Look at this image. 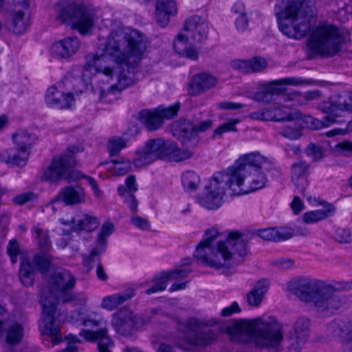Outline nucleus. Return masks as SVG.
<instances>
[{"instance_id": "f257e3e1", "label": "nucleus", "mask_w": 352, "mask_h": 352, "mask_svg": "<svg viewBox=\"0 0 352 352\" xmlns=\"http://www.w3.org/2000/svg\"><path fill=\"white\" fill-rule=\"evenodd\" d=\"M147 47L146 36L130 28H120L111 32L102 53H89L86 57L85 70L94 69L113 80L107 88L100 89V100L110 102L116 95L136 82L135 68L142 58Z\"/></svg>"}, {"instance_id": "f03ea898", "label": "nucleus", "mask_w": 352, "mask_h": 352, "mask_svg": "<svg viewBox=\"0 0 352 352\" xmlns=\"http://www.w3.org/2000/svg\"><path fill=\"white\" fill-rule=\"evenodd\" d=\"M76 279L69 271L60 267H53L49 272L46 285L41 291L43 313L39 327L43 333L48 335L54 344L62 341L60 323L67 318L65 312L57 309L59 302H75L84 305L87 297L82 292H74Z\"/></svg>"}, {"instance_id": "7ed1b4c3", "label": "nucleus", "mask_w": 352, "mask_h": 352, "mask_svg": "<svg viewBox=\"0 0 352 352\" xmlns=\"http://www.w3.org/2000/svg\"><path fill=\"white\" fill-rule=\"evenodd\" d=\"M218 235L216 228L207 230L194 256L206 266L217 270L229 269L242 263L248 254V244L243 235L238 231H231L225 241L218 242L214 249L212 243Z\"/></svg>"}, {"instance_id": "20e7f679", "label": "nucleus", "mask_w": 352, "mask_h": 352, "mask_svg": "<svg viewBox=\"0 0 352 352\" xmlns=\"http://www.w3.org/2000/svg\"><path fill=\"white\" fill-rule=\"evenodd\" d=\"M294 294L302 301L309 304L320 317L335 314L346 302L340 291L352 289V281L332 283L308 278H299L293 287Z\"/></svg>"}, {"instance_id": "39448f33", "label": "nucleus", "mask_w": 352, "mask_h": 352, "mask_svg": "<svg viewBox=\"0 0 352 352\" xmlns=\"http://www.w3.org/2000/svg\"><path fill=\"white\" fill-rule=\"evenodd\" d=\"M274 12L280 31L291 38H303L316 21L314 3L311 0L300 2L278 0Z\"/></svg>"}, {"instance_id": "423d86ee", "label": "nucleus", "mask_w": 352, "mask_h": 352, "mask_svg": "<svg viewBox=\"0 0 352 352\" xmlns=\"http://www.w3.org/2000/svg\"><path fill=\"white\" fill-rule=\"evenodd\" d=\"M266 159L258 153H251L239 157L226 172L230 177L232 194L241 195L263 188L267 182L262 166Z\"/></svg>"}, {"instance_id": "0eeeda50", "label": "nucleus", "mask_w": 352, "mask_h": 352, "mask_svg": "<svg viewBox=\"0 0 352 352\" xmlns=\"http://www.w3.org/2000/svg\"><path fill=\"white\" fill-rule=\"evenodd\" d=\"M234 327L239 333L254 338L260 347H275L283 339V327L273 317L241 320L235 323Z\"/></svg>"}, {"instance_id": "6e6552de", "label": "nucleus", "mask_w": 352, "mask_h": 352, "mask_svg": "<svg viewBox=\"0 0 352 352\" xmlns=\"http://www.w3.org/2000/svg\"><path fill=\"white\" fill-rule=\"evenodd\" d=\"M56 18L69 23L82 35L89 32L97 19L96 10L89 6L63 0L55 6Z\"/></svg>"}, {"instance_id": "1a4fd4ad", "label": "nucleus", "mask_w": 352, "mask_h": 352, "mask_svg": "<svg viewBox=\"0 0 352 352\" xmlns=\"http://www.w3.org/2000/svg\"><path fill=\"white\" fill-rule=\"evenodd\" d=\"M344 39V34L340 28L333 24L322 22L312 30L307 45L315 54L332 57L340 50Z\"/></svg>"}, {"instance_id": "9d476101", "label": "nucleus", "mask_w": 352, "mask_h": 352, "mask_svg": "<svg viewBox=\"0 0 352 352\" xmlns=\"http://www.w3.org/2000/svg\"><path fill=\"white\" fill-rule=\"evenodd\" d=\"M219 322V320L216 318L200 319L189 317L179 322V331L184 334L183 340L186 344L190 346L204 348L217 339V333L210 327Z\"/></svg>"}, {"instance_id": "9b49d317", "label": "nucleus", "mask_w": 352, "mask_h": 352, "mask_svg": "<svg viewBox=\"0 0 352 352\" xmlns=\"http://www.w3.org/2000/svg\"><path fill=\"white\" fill-rule=\"evenodd\" d=\"M230 177L226 172H217L210 179V184L204 187V191L200 193L197 200L198 204L207 210H217L223 203V199L226 194H232L230 187Z\"/></svg>"}, {"instance_id": "f8f14e48", "label": "nucleus", "mask_w": 352, "mask_h": 352, "mask_svg": "<svg viewBox=\"0 0 352 352\" xmlns=\"http://www.w3.org/2000/svg\"><path fill=\"white\" fill-rule=\"evenodd\" d=\"M74 153V148H69L67 152L54 156L50 164L43 170V180L58 183L61 180L69 182L75 179L77 176L74 170L76 163Z\"/></svg>"}, {"instance_id": "ddd939ff", "label": "nucleus", "mask_w": 352, "mask_h": 352, "mask_svg": "<svg viewBox=\"0 0 352 352\" xmlns=\"http://www.w3.org/2000/svg\"><path fill=\"white\" fill-rule=\"evenodd\" d=\"M350 98V93L346 91L333 95L328 100L320 102L317 105V109L320 111L327 114L323 120H315L311 116L307 118L314 124L315 122H318V125H316L315 128L328 126L336 122V118L342 112L349 111Z\"/></svg>"}, {"instance_id": "4468645a", "label": "nucleus", "mask_w": 352, "mask_h": 352, "mask_svg": "<svg viewBox=\"0 0 352 352\" xmlns=\"http://www.w3.org/2000/svg\"><path fill=\"white\" fill-rule=\"evenodd\" d=\"M169 140L162 138L150 139L144 145L136 151L137 157L133 160L136 167H142L155 162L157 160H165Z\"/></svg>"}, {"instance_id": "2eb2a0df", "label": "nucleus", "mask_w": 352, "mask_h": 352, "mask_svg": "<svg viewBox=\"0 0 352 352\" xmlns=\"http://www.w3.org/2000/svg\"><path fill=\"white\" fill-rule=\"evenodd\" d=\"M212 127V121L206 120L194 124L190 120H182L175 124L174 135L179 139L184 145L195 147L199 142V133L205 132Z\"/></svg>"}, {"instance_id": "dca6fc26", "label": "nucleus", "mask_w": 352, "mask_h": 352, "mask_svg": "<svg viewBox=\"0 0 352 352\" xmlns=\"http://www.w3.org/2000/svg\"><path fill=\"white\" fill-rule=\"evenodd\" d=\"M14 8L10 13L8 27L14 34H24L30 25L29 0H13Z\"/></svg>"}, {"instance_id": "f3484780", "label": "nucleus", "mask_w": 352, "mask_h": 352, "mask_svg": "<svg viewBox=\"0 0 352 352\" xmlns=\"http://www.w3.org/2000/svg\"><path fill=\"white\" fill-rule=\"evenodd\" d=\"M305 83V80L298 77H288L269 82L265 85L262 89L254 94L253 99L259 102L270 103L274 100V96L280 95L284 89L278 86L300 85Z\"/></svg>"}, {"instance_id": "a211bd4d", "label": "nucleus", "mask_w": 352, "mask_h": 352, "mask_svg": "<svg viewBox=\"0 0 352 352\" xmlns=\"http://www.w3.org/2000/svg\"><path fill=\"white\" fill-rule=\"evenodd\" d=\"M208 32L207 22L200 16H193L186 20L183 32L178 35L193 45L202 44L207 40Z\"/></svg>"}, {"instance_id": "6ab92c4d", "label": "nucleus", "mask_w": 352, "mask_h": 352, "mask_svg": "<svg viewBox=\"0 0 352 352\" xmlns=\"http://www.w3.org/2000/svg\"><path fill=\"white\" fill-rule=\"evenodd\" d=\"M80 40L77 36H67L54 43L51 52L54 57L69 60L80 50Z\"/></svg>"}, {"instance_id": "aec40b11", "label": "nucleus", "mask_w": 352, "mask_h": 352, "mask_svg": "<svg viewBox=\"0 0 352 352\" xmlns=\"http://www.w3.org/2000/svg\"><path fill=\"white\" fill-rule=\"evenodd\" d=\"M293 342L289 347V352H300L305 344L311 331V321L309 318L300 316L293 325Z\"/></svg>"}, {"instance_id": "412c9836", "label": "nucleus", "mask_w": 352, "mask_h": 352, "mask_svg": "<svg viewBox=\"0 0 352 352\" xmlns=\"http://www.w3.org/2000/svg\"><path fill=\"white\" fill-rule=\"evenodd\" d=\"M111 325L116 331L122 336L132 333L135 320L132 311L127 308H122L113 314Z\"/></svg>"}, {"instance_id": "4be33fe9", "label": "nucleus", "mask_w": 352, "mask_h": 352, "mask_svg": "<svg viewBox=\"0 0 352 352\" xmlns=\"http://www.w3.org/2000/svg\"><path fill=\"white\" fill-rule=\"evenodd\" d=\"M62 201L66 206L80 204L85 201V192L79 185L69 186L62 189L59 193L50 201V206L56 201Z\"/></svg>"}, {"instance_id": "5701e85b", "label": "nucleus", "mask_w": 352, "mask_h": 352, "mask_svg": "<svg viewBox=\"0 0 352 352\" xmlns=\"http://www.w3.org/2000/svg\"><path fill=\"white\" fill-rule=\"evenodd\" d=\"M79 335L88 342H97L99 352H112L113 342L108 335L107 328L102 327L98 331L82 329Z\"/></svg>"}, {"instance_id": "b1692460", "label": "nucleus", "mask_w": 352, "mask_h": 352, "mask_svg": "<svg viewBox=\"0 0 352 352\" xmlns=\"http://www.w3.org/2000/svg\"><path fill=\"white\" fill-rule=\"evenodd\" d=\"M47 106L52 108H71L75 104V98L72 93L64 94L55 86L50 87L45 94Z\"/></svg>"}, {"instance_id": "393cba45", "label": "nucleus", "mask_w": 352, "mask_h": 352, "mask_svg": "<svg viewBox=\"0 0 352 352\" xmlns=\"http://www.w3.org/2000/svg\"><path fill=\"white\" fill-rule=\"evenodd\" d=\"M137 190L138 186L134 175L129 176L125 180V185H121L118 188L119 195L124 199V203L133 213L138 211V201L134 195Z\"/></svg>"}, {"instance_id": "a878e982", "label": "nucleus", "mask_w": 352, "mask_h": 352, "mask_svg": "<svg viewBox=\"0 0 352 352\" xmlns=\"http://www.w3.org/2000/svg\"><path fill=\"white\" fill-rule=\"evenodd\" d=\"M292 181L296 187V191L302 193L307 187L309 182L307 176L309 174V165L304 161H298L292 166Z\"/></svg>"}, {"instance_id": "bb28decb", "label": "nucleus", "mask_w": 352, "mask_h": 352, "mask_svg": "<svg viewBox=\"0 0 352 352\" xmlns=\"http://www.w3.org/2000/svg\"><path fill=\"white\" fill-rule=\"evenodd\" d=\"M217 79L207 73H201L193 76L190 80L188 94L191 96H197L202 91L214 87Z\"/></svg>"}, {"instance_id": "cd10ccee", "label": "nucleus", "mask_w": 352, "mask_h": 352, "mask_svg": "<svg viewBox=\"0 0 352 352\" xmlns=\"http://www.w3.org/2000/svg\"><path fill=\"white\" fill-rule=\"evenodd\" d=\"M177 13L176 3L174 0H158L156 3L155 17L162 27L167 25L170 17Z\"/></svg>"}, {"instance_id": "c85d7f7f", "label": "nucleus", "mask_w": 352, "mask_h": 352, "mask_svg": "<svg viewBox=\"0 0 352 352\" xmlns=\"http://www.w3.org/2000/svg\"><path fill=\"white\" fill-rule=\"evenodd\" d=\"M327 331L342 340L352 339V316L342 322L331 321L327 325Z\"/></svg>"}, {"instance_id": "c756f323", "label": "nucleus", "mask_w": 352, "mask_h": 352, "mask_svg": "<svg viewBox=\"0 0 352 352\" xmlns=\"http://www.w3.org/2000/svg\"><path fill=\"white\" fill-rule=\"evenodd\" d=\"M134 295L133 289L129 288L123 292L107 296L102 298L101 307L107 310L113 311L119 305L131 299Z\"/></svg>"}, {"instance_id": "7c9ffc66", "label": "nucleus", "mask_w": 352, "mask_h": 352, "mask_svg": "<svg viewBox=\"0 0 352 352\" xmlns=\"http://www.w3.org/2000/svg\"><path fill=\"white\" fill-rule=\"evenodd\" d=\"M182 37V35H177L173 43L175 51L181 56L192 60H197L199 59L198 50L192 45V43H190Z\"/></svg>"}, {"instance_id": "2f4dec72", "label": "nucleus", "mask_w": 352, "mask_h": 352, "mask_svg": "<svg viewBox=\"0 0 352 352\" xmlns=\"http://www.w3.org/2000/svg\"><path fill=\"white\" fill-rule=\"evenodd\" d=\"M269 281L266 279L258 280L247 295V302L250 306L258 307L269 288Z\"/></svg>"}, {"instance_id": "473e14b6", "label": "nucleus", "mask_w": 352, "mask_h": 352, "mask_svg": "<svg viewBox=\"0 0 352 352\" xmlns=\"http://www.w3.org/2000/svg\"><path fill=\"white\" fill-rule=\"evenodd\" d=\"M258 235L264 240L277 242L292 238L293 236V232L291 230L285 228L278 229L270 228L260 230L258 232Z\"/></svg>"}, {"instance_id": "72a5a7b5", "label": "nucleus", "mask_w": 352, "mask_h": 352, "mask_svg": "<svg viewBox=\"0 0 352 352\" xmlns=\"http://www.w3.org/2000/svg\"><path fill=\"white\" fill-rule=\"evenodd\" d=\"M166 151L165 160L169 162H180L190 159L193 156V152L189 148L182 149L173 141H169Z\"/></svg>"}, {"instance_id": "f704fd0d", "label": "nucleus", "mask_w": 352, "mask_h": 352, "mask_svg": "<svg viewBox=\"0 0 352 352\" xmlns=\"http://www.w3.org/2000/svg\"><path fill=\"white\" fill-rule=\"evenodd\" d=\"M138 119L151 131L157 130L162 124V119L157 115V111L155 110L144 109L141 111L139 113Z\"/></svg>"}, {"instance_id": "c9c22d12", "label": "nucleus", "mask_w": 352, "mask_h": 352, "mask_svg": "<svg viewBox=\"0 0 352 352\" xmlns=\"http://www.w3.org/2000/svg\"><path fill=\"white\" fill-rule=\"evenodd\" d=\"M73 228L75 230L92 232L99 226L100 221L95 216L84 214L78 219H73Z\"/></svg>"}, {"instance_id": "e433bc0d", "label": "nucleus", "mask_w": 352, "mask_h": 352, "mask_svg": "<svg viewBox=\"0 0 352 352\" xmlns=\"http://www.w3.org/2000/svg\"><path fill=\"white\" fill-rule=\"evenodd\" d=\"M29 157V151L27 149L16 148L10 150L7 156L4 157L6 163L19 167L25 166Z\"/></svg>"}, {"instance_id": "4c0bfd02", "label": "nucleus", "mask_w": 352, "mask_h": 352, "mask_svg": "<svg viewBox=\"0 0 352 352\" xmlns=\"http://www.w3.org/2000/svg\"><path fill=\"white\" fill-rule=\"evenodd\" d=\"M335 210L336 209L332 205L328 204L327 207L324 209L310 211L305 213L303 215V220L307 223H316L331 216L334 213Z\"/></svg>"}, {"instance_id": "58836bf2", "label": "nucleus", "mask_w": 352, "mask_h": 352, "mask_svg": "<svg viewBox=\"0 0 352 352\" xmlns=\"http://www.w3.org/2000/svg\"><path fill=\"white\" fill-rule=\"evenodd\" d=\"M35 270L31 262L23 258L21 263L19 277L22 284L25 286H30L34 280Z\"/></svg>"}, {"instance_id": "ea45409f", "label": "nucleus", "mask_w": 352, "mask_h": 352, "mask_svg": "<svg viewBox=\"0 0 352 352\" xmlns=\"http://www.w3.org/2000/svg\"><path fill=\"white\" fill-rule=\"evenodd\" d=\"M100 247L95 245L89 254H82L83 266L87 272H89L94 266L100 263V255L104 253Z\"/></svg>"}, {"instance_id": "a19ab883", "label": "nucleus", "mask_w": 352, "mask_h": 352, "mask_svg": "<svg viewBox=\"0 0 352 352\" xmlns=\"http://www.w3.org/2000/svg\"><path fill=\"white\" fill-rule=\"evenodd\" d=\"M23 327L21 324L14 323L6 330V340L9 345L19 344L23 337Z\"/></svg>"}, {"instance_id": "79ce46f5", "label": "nucleus", "mask_w": 352, "mask_h": 352, "mask_svg": "<svg viewBox=\"0 0 352 352\" xmlns=\"http://www.w3.org/2000/svg\"><path fill=\"white\" fill-rule=\"evenodd\" d=\"M12 139L18 148L28 150V147L36 140V136L21 129L13 134Z\"/></svg>"}, {"instance_id": "37998d69", "label": "nucleus", "mask_w": 352, "mask_h": 352, "mask_svg": "<svg viewBox=\"0 0 352 352\" xmlns=\"http://www.w3.org/2000/svg\"><path fill=\"white\" fill-rule=\"evenodd\" d=\"M273 108L276 118L274 119V121H292L300 118V115L298 111H292L286 106H274Z\"/></svg>"}, {"instance_id": "c03bdc74", "label": "nucleus", "mask_w": 352, "mask_h": 352, "mask_svg": "<svg viewBox=\"0 0 352 352\" xmlns=\"http://www.w3.org/2000/svg\"><path fill=\"white\" fill-rule=\"evenodd\" d=\"M32 262L41 274H46L48 271L50 272L54 267H51L52 256L46 253L41 252L34 254Z\"/></svg>"}, {"instance_id": "a18cd8bd", "label": "nucleus", "mask_w": 352, "mask_h": 352, "mask_svg": "<svg viewBox=\"0 0 352 352\" xmlns=\"http://www.w3.org/2000/svg\"><path fill=\"white\" fill-rule=\"evenodd\" d=\"M330 153L336 157H350L352 155V142L344 140L334 146L329 143Z\"/></svg>"}, {"instance_id": "49530a36", "label": "nucleus", "mask_w": 352, "mask_h": 352, "mask_svg": "<svg viewBox=\"0 0 352 352\" xmlns=\"http://www.w3.org/2000/svg\"><path fill=\"white\" fill-rule=\"evenodd\" d=\"M114 226L111 222L104 223L98 233L96 245L100 247L102 251H106L107 238L113 232Z\"/></svg>"}, {"instance_id": "de8ad7c7", "label": "nucleus", "mask_w": 352, "mask_h": 352, "mask_svg": "<svg viewBox=\"0 0 352 352\" xmlns=\"http://www.w3.org/2000/svg\"><path fill=\"white\" fill-rule=\"evenodd\" d=\"M182 183L185 189L195 190L200 183V178L195 171L186 170L182 175Z\"/></svg>"}, {"instance_id": "09e8293b", "label": "nucleus", "mask_w": 352, "mask_h": 352, "mask_svg": "<svg viewBox=\"0 0 352 352\" xmlns=\"http://www.w3.org/2000/svg\"><path fill=\"white\" fill-rule=\"evenodd\" d=\"M34 231L38 241L39 248L44 251L50 250L51 242L50 241L48 231L44 230L38 226L34 228Z\"/></svg>"}, {"instance_id": "8fccbe9b", "label": "nucleus", "mask_w": 352, "mask_h": 352, "mask_svg": "<svg viewBox=\"0 0 352 352\" xmlns=\"http://www.w3.org/2000/svg\"><path fill=\"white\" fill-rule=\"evenodd\" d=\"M83 326L85 327H107V321L99 314L95 312L86 314L85 319H83Z\"/></svg>"}, {"instance_id": "3c124183", "label": "nucleus", "mask_w": 352, "mask_h": 352, "mask_svg": "<svg viewBox=\"0 0 352 352\" xmlns=\"http://www.w3.org/2000/svg\"><path fill=\"white\" fill-rule=\"evenodd\" d=\"M126 146V142L120 137L115 136L109 139L107 149L110 156L118 155Z\"/></svg>"}, {"instance_id": "603ef678", "label": "nucleus", "mask_w": 352, "mask_h": 352, "mask_svg": "<svg viewBox=\"0 0 352 352\" xmlns=\"http://www.w3.org/2000/svg\"><path fill=\"white\" fill-rule=\"evenodd\" d=\"M111 162L116 165L115 172L118 175H125L131 168V162L123 157H120L118 160H113Z\"/></svg>"}, {"instance_id": "864d4df0", "label": "nucleus", "mask_w": 352, "mask_h": 352, "mask_svg": "<svg viewBox=\"0 0 352 352\" xmlns=\"http://www.w3.org/2000/svg\"><path fill=\"white\" fill-rule=\"evenodd\" d=\"M190 270L175 269L170 271L162 272L164 278L166 279L168 283V280H179L186 278L188 274L190 273Z\"/></svg>"}, {"instance_id": "5fc2aeb1", "label": "nucleus", "mask_w": 352, "mask_h": 352, "mask_svg": "<svg viewBox=\"0 0 352 352\" xmlns=\"http://www.w3.org/2000/svg\"><path fill=\"white\" fill-rule=\"evenodd\" d=\"M250 63V73H256L263 72L267 67V60L260 56H255L249 60Z\"/></svg>"}, {"instance_id": "6e6d98bb", "label": "nucleus", "mask_w": 352, "mask_h": 352, "mask_svg": "<svg viewBox=\"0 0 352 352\" xmlns=\"http://www.w3.org/2000/svg\"><path fill=\"white\" fill-rule=\"evenodd\" d=\"M239 122L238 119H233L229 122L223 123L219 126L214 131L212 138L217 135L221 136L223 133L228 131H236V124Z\"/></svg>"}, {"instance_id": "4d7b16f0", "label": "nucleus", "mask_w": 352, "mask_h": 352, "mask_svg": "<svg viewBox=\"0 0 352 352\" xmlns=\"http://www.w3.org/2000/svg\"><path fill=\"white\" fill-rule=\"evenodd\" d=\"M251 118L265 121H274L276 118L273 107L263 109L261 111L253 112L250 115Z\"/></svg>"}, {"instance_id": "13d9d810", "label": "nucleus", "mask_w": 352, "mask_h": 352, "mask_svg": "<svg viewBox=\"0 0 352 352\" xmlns=\"http://www.w3.org/2000/svg\"><path fill=\"white\" fill-rule=\"evenodd\" d=\"M306 154L314 161H320L324 157L323 148L315 144H309L305 150Z\"/></svg>"}, {"instance_id": "bf43d9fd", "label": "nucleus", "mask_w": 352, "mask_h": 352, "mask_svg": "<svg viewBox=\"0 0 352 352\" xmlns=\"http://www.w3.org/2000/svg\"><path fill=\"white\" fill-rule=\"evenodd\" d=\"M167 282L164 278V275L162 273L160 276L156 277L154 280V285L146 290V294L151 295L153 293L162 292L166 289L167 287Z\"/></svg>"}, {"instance_id": "052dcab7", "label": "nucleus", "mask_w": 352, "mask_h": 352, "mask_svg": "<svg viewBox=\"0 0 352 352\" xmlns=\"http://www.w3.org/2000/svg\"><path fill=\"white\" fill-rule=\"evenodd\" d=\"M20 248L18 241L16 239H12L7 245V253L10 257L11 262L13 264L16 263L18 255L20 254Z\"/></svg>"}, {"instance_id": "680f3d73", "label": "nucleus", "mask_w": 352, "mask_h": 352, "mask_svg": "<svg viewBox=\"0 0 352 352\" xmlns=\"http://www.w3.org/2000/svg\"><path fill=\"white\" fill-rule=\"evenodd\" d=\"M155 110L157 111V115L162 118L163 122L164 119H171L177 115L179 106H170L166 108L160 107Z\"/></svg>"}, {"instance_id": "e2e57ef3", "label": "nucleus", "mask_w": 352, "mask_h": 352, "mask_svg": "<svg viewBox=\"0 0 352 352\" xmlns=\"http://www.w3.org/2000/svg\"><path fill=\"white\" fill-rule=\"evenodd\" d=\"M335 239L340 243L352 242V234L348 229L339 228L336 230Z\"/></svg>"}, {"instance_id": "0e129e2a", "label": "nucleus", "mask_w": 352, "mask_h": 352, "mask_svg": "<svg viewBox=\"0 0 352 352\" xmlns=\"http://www.w3.org/2000/svg\"><path fill=\"white\" fill-rule=\"evenodd\" d=\"M131 223L138 228L142 230H148L150 228V223L147 219L143 218L138 215H133L130 219Z\"/></svg>"}, {"instance_id": "69168bd1", "label": "nucleus", "mask_w": 352, "mask_h": 352, "mask_svg": "<svg viewBox=\"0 0 352 352\" xmlns=\"http://www.w3.org/2000/svg\"><path fill=\"white\" fill-rule=\"evenodd\" d=\"M231 67L242 73H250L249 60H234L230 63Z\"/></svg>"}, {"instance_id": "338daca9", "label": "nucleus", "mask_w": 352, "mask_h": 352, "mask_svg": "<svg viewBox=\"0 0 352 352\" xmlns=\"http://www.w3.org/2000/svg\"><path fill=\"white\" fill-rule=\"evenodd\" d=\"M36 198V194L32 192H26L15 196L13 198V201L19 205H23L26 202L33 200Z\"/></svg>"}, {"instance_id": "774afa93", "label": "nucleus", "mask_w": 352, "mask_h": 352, "mask_svg": "<svg viewBox=\"0 0 352 352\" xmlns=\"http://www.w3.org/2000/svg\"><path fill=\"white\" fill-rule=\"evenodd\" d=\"M217 107L220 109L225 110H235L241 109L245 107V104L241 103H236L230 101H223L217 104Z\"/></svg>"}]
</instances>
